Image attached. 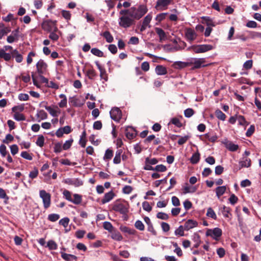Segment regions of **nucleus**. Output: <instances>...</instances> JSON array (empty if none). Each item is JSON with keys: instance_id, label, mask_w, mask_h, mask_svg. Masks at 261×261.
Wrapping results in <instances>:
<instances>
[{"instance_id": "obj_42", "label": "nucleus", "mask_w": 261, "mask_h": 261, "mask_svg": "<svg viewBox=\"0 0 261 261\" xmlns=\"http://www.w3.org/2000/svg\"><path fill=\"white\" fill-rule=\"evenodd\" d=\"M226 147L231 151H235L238 149L239 146L231 142H229L226 144Z\"/></svg>"}, {"instance_id": "obj_60", "label": "nucleus", "mask_w": 261, "mask_h": 261, "mask_svg": "<svg viewBox=\"0 0 261 261\" xmlns=\"http://www.w3.org/2000/svg\"><path fill=\"white\" fill-rule=\"evenodd\" d=\"M194 110L191 108H188L185 110L184 112L185 117L188 118L191 117L194 114Z\"/></svg>"}, {"instance_id": "obj_8", "label": "nucleus", "mask_w": 261, "mask_h": 261, "mask_svg": "<svg viewBox=\"0 0 261 261\" xmlns=\"http://www.w3.org/2000/svg\"><path fill=\"white\" fill-rule=\"evenodd\" d=\"M172 1V0H158L155 8L160 11L165 10L167 9Z\"/></svg>"}, {"instance_id": "obj_21", "label": "nucleus", "mask_w": 261, "mask_h": 261, "mask_svg": "<svg viewBox=\"0 0 261 261\" xmlns=\"http://www.w3.org/2000/svg\"><path fill=\"white\" fill-rule=\"evenodd\" d=\"M115 194L113 191H110L105 194L104 197L101 200V203L105 204L110 201L114 197Z\"/></svg>"}, {"instance_id": "obj_28", "label": "nucleus", "mask_w": 261, "mask_h": 261, "mask_svg": "<svg viewBox=\"0 0 261 261\" xmlns=\"http://www.w3.org/2000/svg\"><path fill=\"white\" fill-rule=\"evenodd\" d=\"M231 208L229 207L223 205L222 213L225 218H230L231 216L230 213Z\"/></svg>"}, {"instance_id": "obj_4", "label": "nucleus", "mask_w": 261, "mask_h": 261, "mask_svg": "<svg viewBox=\"0 0 261 261\" xmlns=\"http://www.w3.org/2000/svg\"><path fill=\"white\" fill-rule=\"evenodd\" d=\"M57 21L47 20L43 21L42 23V28L43 30L51 32L52 31H58V29L57 27Z\"/></svg>"}, {"instance_id": "obj_13", "label": "nucleus", "mask_w": 261, "mask_h": 261, "mask_svg": "<svg viewBox=\"0 0 261 261\" xmlns=\"http://www.w3.org/2000/svg\"><path fill=\"white\" fill-rule=\"evenodd\" d=\"M63 182L65 184L70 185H73L76 187L82 186L83 184V181L82 180L79 179L78 178L72 179V178H68L65 179L64 180Z\"/></svg>"}, {"instance_id": "obj_17", "label": "nucleus", "mask_w": 261, "mask_h": 261, "mask_svg": "<svg viewBox=\"0 0 261 261\" xmlns=\"http://www.w3.org/2000/svg\"><path fill=\"white\" fill-rule=\"evenodd\" d=\"M239 169L244 167L248 168L251 166V160L247 157H243L239 162Z\"/></svg>"}, {"instance_id": "obj_49", "label": "nucleus", "mask_w": 261, "mask_h": 261, "mask_svg": "<svg viewBox=\"0 0 261 261\" xmlns=\"http://www.w3.org/2000/svg\"><path fill=\"white\" fill-rule=\"evenodd\" d=\"M44 144V138L42 135H40L38 136L37 141L36 144L39 147H43Z\"/></svg>"}, {"instance_id": "obj_20", "label": "nucleus", "mask_w": 261, "mask_h": 261, "mask_svg": "<svg viewBox=\"0 0 261 261\" xmlns=\"http://www.w3.org/2000/svg\"><path fill=\"white\" fill-rule=\"evenodd\" d=\"M11 32V28L9 27H6L4 24H0V39H1L4 36L7 35Z\"/></svg>"}, {"instance_id": "obj_59", "label": "nucleus", "mask_w": 261, "mask_h": 261, "mask_svg": "<svg viewBox=\"0 0 261 261\" xmlns=\"http://www.w3.org/2000/svg\"><path fill=\"white\" fill-rule=\"evenodd\" d=\"M60 162L63 164L68 166H74L76 165V163L75 162H71L68 159H62L60 161Z\"/></svg>"}, {"instance_id": "obj_61", "label": "nucleus", "mask_w": 261, "mask_h": 261, "mask_svg": "<svg viewBox=\"0 0 261 261\" xmlns=\"http://www.w3.org/2000/svg\"><path fill=\"white\" fill-rule=\"evenodd\" d=\"M18 38H17L15 35L11 34L10 35L8 36L7 41L9 43H13L15 41L18 40Z\"/></svg>"}, {"instance_id": "obj_27", "label": "nucleus", "mask_w": 261, "mask_h": 261, "mask_svg": "<svg viewBox=\"0 0 261 261\" xmlns=\"http://www.w3.org/2000/svg\"><path fill=\"white\" fill-rule=\"evenodd\" d=\"M226 190V186H220L218 187L216 189V193L218 198H220L222 195H223Z\"/></svg>"}, {"instance_id": "obj_5", "label": "nucleus", "mask_w": 261, "mask_h": 261, "mask_svg": "<svg viewBox=\"0 0 261 261\" xmlns=\"http://www.w3.org/2000/svg\"><path fill=\"white\" fill-rule=\"evenodd\" d=\"M39 196L42 199L44 207L45 209L48 208L51 203L50 194L47 193L45 190H42L39 191Z\"/></svg>"}, {"instance_id": "obj_32", "label": "nucleus", "mask_w": 261, "mask_h": 261, "mask_svg": "<svg viewBox=\"0 0 261 261\" xmlns=\"http://www.w3.org/2000/svg\"><path fill=\"white\" fill-rule=\"evenodd\" d=\"M200 160V153L197 151L194 153L190 159V161L193 164H197Z\"/></svg>"}, {"instance_id": "obj_40", "label": "nucleus", "mask_w": 261, "mask_h": 261, "mask_svg": "<svg viewBox=\"0 0 261 261\" xmlns=\"http://www.w3.org/2000/svg\"><path fill=\"white\" fill-rule=\"evenodd\" d=\"M184 226L180 225L175 230V234L176 236H184Z\"/></svg>"}, {"instance_id": "obj_33", "label": "nucleus", "mask_w": 261, "mask_h": 261, "mask_svg": "<svg viewBox=\"0 0 261 261\" xmlns=\"http://www.w3.org/2000/svg\"><path fill=\"white\" fill-rule=\"evenodd\" d=\"M217 118L221 120L224 121L226 119V115L221 110L217 109L215 112Z\"/></svg>"}, {"instance_id": "obj_29", "label": "nucleus", "mask_w": 261, "mask_h": 261, "mask_svg": "<svg viewBox=\"0 0 261 261\" xmlns=\"http://www.w3.org/2000/svg\"><path fill=\"white\" fill-rule=\"evenodd\" d=\"M59 97L62 98L61 101L59 103V106L60 108H64L67 106V99L65 95L61 94L59 95Z\"/></svg>"}, {"instance_id": "obj_12", "label": "nucleus", "mask_w": 261, "mask_h": 261, "mask_svg": "<svg viewBox=\"0 0 261 261\" xmlns=\"http://www.w3.org/2000/svg\"><path fill=\"white\" fill-rule=\"evenodd\" d=\"M71 132V127L69 125L59 128L56 132V135L59 137H62L64 134H68Z\"/></svg>"}, {"instance_id": "obj_34", "label": "nucleus", "mask_w": 261, "mask_h": 261, "mask_svg": "<svg viewBox=\"0 0 261 261\" xmlns=\"http://www.w3.org/2000/svg\"><path fill=\"white\" fill-rule=\"evenodd\" d=\"M74 199H72L71 202L75 204H79L82 202V196L77 194H73Z\"/></svg>"}, {"instance_id": "obj_43", "label": "nucleus", "mask_w": 261, "mask_h": 261, "mask_svg": "<svg viewBox=\"0 0 261 261\" xmlns=\"http://www.w3.org/2000/svg\"><path fill=\"white\" fill-rule=\"evenodd\" d=\"M47 246L50 250H56L57 249L58 245L54 241L49 240L47 242Z\"/></svg>"}, {"instance_id": "obj_9", "label": "nucleus", "mask_w": 261, "mask_h": 261, "mask_svg": "<svg viewBox=\"0 0 261 261\" xmlns=\"http://www.w3.org/2000/svg\"><path fill=\"white\" fill-rule=\"evenodd\" d=\"M110 114L111 118L116 121H119L121 117V112L118 108L112 109Z\"/></svg>"}, {"instance_id": "obj_16", "label": "nucleus", "mask_w": 261, "mask_h": 261, "mask_svg": "<svg viewBox=\"0 0 261 261\" xmlns=\"http://www.w3.org/2000/svg\"><path fill=\"white\" fill-rule=\"evenodd\" d=\"M198 223L196 221L192 219H189L185 223L184 227L185 230L188 231L192 228L196 227Z\"/></svg>"}, {"instance_id": "obj_22", "label": "nucleus", "mask_w": 261, "mask_h": 261, "mask_svg": "<svg viewBox=\"0 0 261 261\" xmlns=\"http://www.w3.org/2000/svg\"><path fill=\"white\" fill-rule=\"evenodd\" d=\"M155 31L159 36L160 42H162L163 41L165 40L167 38L166 34L163 29L160 28H156L155 29Z\"/></svg>"}, {"instance_id": "obj_37", "label": "nucleus", "mask_w": 261, "mask_h": 261, "mask_svg": "<svg viewBox=\"0 0 261 261\" xmlns=\"http://www.w3.org/2000/svg\"><path fill=\"white\" fill-rule=\"evenodd\" d=\"M91 52L94 55L99 57H102L103 56V52L97 48H92Z\"/></svg>"}, {"instance_id": "obj_18", "label": "nucleus", "mask_w": 261, "mask_h": 261, "mask_svg": "<svg viewBox=\"0 0 261 261\" xmlns=\"http://www.w3.org/2000/svg\"><path fill=\"white\" fill-rule=\"evenodd\" d=\"M136 130L132 127H127L125 129V136L127 139L131 140L136 136Z\"/></svg>"}, {"instance_id": "obj_15", "label": "nucleus", "mask_w": 261, "mask_h": 261, "mask_svg": "<svg viewBox=\"0 0 261 261\" xmlns=\"http://www.w3.org/2000/svg\"><path fill=\"white\" fill-rule=\"evenodd\" d=\"M152 19V15L151 14H148L144 18L142 25L140 28V31L143 32L145 31L147 27H150L149 23L150 22Z\"/></svg>"}, {"instance_id": "obj_7", "label": "nucleus", "mask_w": 261, "mask_h": 261, "mask_svg": "<svg viewBox=\"0 0 261 261\" xmlns=\"http://www.w3.org/2000/svg\"><path fill=\"white\" fill-rule=\"evenodd\" d=\"M36 68L39 74H44L47 72V64L40 59L36 64Z\"/></svg>"}, {"instance_id": "obj_35", "label": "nucleus", "mask_w": 261, "mask_h": 261, "mask_svg": "<svg viewBox=\"0 0 261 261\" xmlns=\"http://www.w3.org/2000/svg\"><path fill=\"white\" fill-rule=\"evenodd\" d=\"M102 36L108 43H111L113 41V37L109 31H106L102 34Z\"/></svg>"}, {"instance_id": "obj_53", "label": "nucleus", "mask_w": 261, "mask_h": 261, "mask_svg": "<svg viewBox=\"0 0 261 261\" xmlns=\"http://www.w3.org/2000/svg\"><path fill=\"white\" fill-rule=\"evenodd\" d=\"M156 217L158 219H162V220H167L169 218L168 215L163 212H159L156 215Z\"/></svg>"}, {"instance_id": "obj_41", "label": "nucleus", "mask_w": 261, "mask_h": 261, "mask_svg": "<svg viewBox=\"0 0 261 261\" xmlns=\"http://www.w3.org/2000/svg\"><path fill=\"white\" fill-rule=\"evenodd\" d=\"M13 117L17 121H23L25 119V116L18 112H15Z\"/></svg>"}, {"instance_id": "obj_6", "label": "nucleus", "mask_w": 261, "mask_h": 261, "mask_svg": "<svg viewBox=\"0 0 261 261\" xmlns=\"http://www.w3.org/2000/svg\"><path fill=\"white\" fill-rule=\"evenodd\" d=\"M206 235L218 240L222 235V230L218 227L214 229H208L206 232Z\"/></svg>"}, {"instance_id": "obj_24", "label": "nucleus", "mask_w": 261, "mask_h": 261, "mask_svg": "<svg viewBox=\"0 0 261 261\" xmlns=\"http://www.w3.org/2000/svg\"><path fill=\"white\" fill-rule=\"evenodd\" d=\"M187 66H189L188 62L176 61L173 64V67L176 69H181Z\"/></svg>"}, {"instance_id": "obj_31", "label": "nucleus", "mask_w": 261, "mask_h": 261, "mask_svg": "<svg viewBox=\"0 0 261 261\" xmlns=\"http://www.w3.org/2000/svg\"><path fill=\"white\" fill-rule=\"evenodd\" d=\"M0 58L8 61L11 59V55L10 54L6 53L4 50L0 49Z\"/></svg>"}, {"instance_id": "obj_47", "label": "nucleus", "mask_w": 261, "mask_h": 261, "mask_svg": "<svg viewBox=\"0 0 261 261\" xmlns=\"http://www.w3.org/2000/svg\"><path fill=\"white\" fill-rule=\"evenodd\" d=\"M73 140L72 139H70L69 140H67L63 144L62 147L63 150H67L71 146L73 143Z\"/></svg>"}, {"instance_id": "obj_50", "label": "nucleus", "mask_w": 261, "mask_h": 261, "mask_svg": "<svg viewBox=\"0 0 261 261\" xmlns=\"http://www.w3.org/2000/svg\"><path fill=\"white\" fill-rule=\"evenodd\" d=\"M190 136L186 135L184 137H180L178 141V144L180 145H183L190 138Z\"/></svg>"}, {"instance_id": "obj_25", "label": "nucleus", "mask_w": 261, "mask_h": 261, "mask_svg": "<svg viewBox=\"0 0 261 261\" xmlns=\"http://www.w3.org/2000/svg\"><path fill=\"white\" fill-rule=\"evenodd\" d=\"M155 72L158 75H165L167 73V69L166 67L162 65H158L155 67Z\"/></svg>"}, {"instance_id": "obj_11", "label": "nucleus", "mask_w": 261, "mask_h": 261, "mask_svg": "<svg viewBox=\"0 0 261 261\" xmlns=\"http://www.w3.org/2000/svg\"><path fill=\"white\" fill-rule=\"evenodd\" d=\"M197 186H191L187 182L185 183L182 188V192L184 194L188 193H193L195 192L197 190Z\"/></svg>"}, {"instance_id": "obj_23", "label": "nucleus", "mask_w": 261, "mask_h": 261, "mask_svg": "<svg viewBox=\"0 0 261 261\" xmlns=\"http://www.w3.org/2000/svg\"><path fill=\"white\" fill-rule=\"evenodd\" d=\"M201 18L203 20L202 23H205L207 27H215L216 25V23L209 17L203 16Z\"/></svg>"}, {"instance_id": "obj_46", "label": "nucleus", "mask_w": 261, "mask_h": 261, "mask_svg": "<svg viewBox=\"0 0 261 261\" xmlns=\"http://www.w3.org/2000/svg\"><path fill=\"white\" fill-rule=\"evenodd\" d=\"M237 120L239 122V124L241 125H247L248 123L246 121L244 116L239 115L237 117Z\"/></svg>"}, {"instance_id": "obj_14", "label": "nucleus", "mask_w": 261, "mask_h": 261, "mask_svg": "<svg viewBox=\"0 0 261 261\" xmlns=\"http://www.w3.org/2000/svg\"><path fill=\"white\" fill-rule=\"evenodd\" d=\"M113 210L122 214H126L128 212L127 207L122 203H118L114 205L113 206Z\"/></svg>"}, {"instance_id": "obj_3", "label": "nucleus", "mask_w": 261, "mask_h": 261, "mask_svg": "<svg viewBox=\"0 0 261 261\" xmlns=\"http://www.w3.org/2000/svg\"><path fill=\"white\" fill-rule=\"evenodd\" d=\"M206 60L205 58H192L189 62V66L193 65L192 69H199L205 67L208 64H205Z\"/></svg>"}, {"instance_id": "obj_58", "label": "nucleus", "mask_w": 261, "mask_h": 261, "mask_svg": "<svg viewBox=\"0 0 261 261\" xmlns=\"http://www.w3.org/2000/svg\"><path fill=\"white\" fill-rule=\"evenodd\" d=\"M135 226L137 229L140 230H143L144 229V225L142 222V221L140 220H137L136 222Z\"/></svg>"}, {"instance_id": "obj_62", "label": "nucleus", "mask_w": 261, "mask_h": 261, "mask_svg": "<svg viewBox=\"0 0 261 261\" xmlns=\"http://www.w3.org/2000/svg\"><path fill=\"white\" fill-rule=\"evenodd\" d=\"M0 153L3 157L6 156L7 154L6 146L4 144L0 146Z\"/></svg>"}, {"instance_id": "obj_56", "label": "nucleus", "mask_w": 261, "mask_h": 261, "mask_svg": "<svg viewBox=\"0 0 261 261\" xmlns=\"http://www.w3.org/2000/svg\"><path fill=\"white\" fill-rule=\"evenodd\" d=\"M253 61L252 60H249L246 61L243 64V67L245 69H249L252 67Z\"/></svg>"}, {"instance_id": "obj_26", "label": "nucleus", "mask_w": 261, "mask_h": 261, "mask_svg": "<svg viewBox=\"0 0 261 261\" xmlns=\"http://www.w3.org/2000/svg\"><path fill=\"white\" fill-rule=\"evenodd\" d=\"M122 150L119 149L118 150L115 154V156L113 159V163L115 164H118L121 162V154L122 153Z\"/></svg>"}, {"instance_id": "obj_38", "label": "nucleus", "mask_w": 261, "mask_h": 261, "mask_svg": "<svg viewBox=\"0 0 261 261\" xmlns=\"http://www.w3.org/2000/svg\"><path fill=\"white\" fill-rule=\"evenodd\" d=\"M120 229L122 231L124 232L127 233L129 234H134L135 233V230L134 229H131L129 227L126 226H122L120 227Z\"/></svg>"}, {"instance_id": "obj_55", "label": "nucleus", "mask_w": 261, "mask_h": 261, "mask_svg": "<svg viewBox=\"0 0 261 261\" xmlns=\"http://www.w3.org/2000/svg\"><path fill=\"white\" fill-rule=\"evenodd\" d=\"M204 137L206 139L212 142L216 141V140L217 139V137L216 135H211L209 134H206L204 135Z\"/></svg>"}, {"instance_id": "obj_48", "label": "nucleus", "mask_w": 261, "mask_h": 261, "mask_svg": "<svg viewBox=\"0 0 261 261\" xmlns=\"http://www.w3.org/2000/svg\"><path fill=\"white\" fill-rule=\"evenodd\" d=\"M61 256L64 259L67 260V261L70 260L71 258H73V259L76 258V256L73 255L67 254V253H63V252L61 253Z\"/></svg>"}, {"instance_id": "obj_30", "label": "nucleus", "mask_w": 261, "mask_h": 261, "mask_svg": "<svg viewBox=\"0 0 261 261\" xmlns=\"http://www.w3.org/2000/svg\"><path fill=\"white\" fill-rule=\"evenodd\" d=\"M206 215L207 217L211 218L214 220H216L217 218L215 212L212 207H208L207 208Z\"/></svg>"}, {"instance_id": "obj_51", "label": "nucleus", "mask_w": 261, "mask_h": 261, "mask_svg": "<svg viewBox=\"0 0 261 261\" xmlns=\"http://www.w3.org/2000/svg\"><path fill=\"white\" fill-rule=\"evenodd\" d=\"M62 16L67 20L69 21L71 18V14L69 11L66 10H62L61 11Z\"/></svg>"}, {"instance_id": "obj_44", "label": "nucleus", "mask_w": 261, "mask_h": 261, "mask_svg": "<svg viewBox=\"0 0 261 261\" xmlns=\"http://www.w3.org/2000/svg\"><path fill=\"white\" fill-rule=\"evenodd\" d=\"M37 116L38 118H40V120H44L47 118V114L44 110H42L38 112Z\"/></svg>"}, {"instance_id": "obj_64", "label": "nucleus", "mask_w": 261, "mask_h": 261, "mask_svg": "<svg viewBox=\"0 0 261 261\" xmlns=\"http://www.w3.org/2000/svg\"><path fill=\"white\" fill-rule=\"evenodd\" d=\"M142 207L144 210L150 212L152 210L151 206L150 205L149 203L147 201H144L142 203Z\"/></svg>"}, {"instance_id": "obj_36", "label": "nucleus", "mask_w": 261, "mask_h": 261, "mask_svg": "<svg viewBox=\"0 0 261 261\" xmlns=\"http://www.w3.org/2000/svg\"><path fill=\"white\" fill-rule=\"evenodd\" d=\"M86 75L89 79L93 80L96 76V73L93 69H89L87 71Z\"/></svg>"}, {"instance_id": "obj_63", "label": "nucleus", "mask_w": 261, "mask_h": 261, "mask_svg": "<svg viewBox=\"0 0 261 261\" xmlns=\"http://www.w3.org/2000/svg\"><path fill=\"white\" fill-rule=\"evenodd\" d=\"M255 131V127L254 125H251L249 128L247 129L246 133V136L247 137H250Z\"/></svg>"}, {"instance_id": "obj_54", "label": "nucleus", "mask_w": 261, "mask_h": 261, "mask_svg": "<svg viewBox=\"0 0 261 261\" xmlns=\"http://www.w3.org/2000/svg\"><path fill=\"white\" fill-rule=\"evenodd\" d=\"M63 194L64 197L66 198V199H67V200L71 202V199H72V197H71V193L70 191H69L67 190H65L63 192Z\"/></svg>"}, {"instance_id": "obj_2", "label": "nucleus", "mask_w": 261, "mask_h": 261, "mask_svg": "<svg viewBox=\"0 0 261 261\" xmlns=\"http://www.w3.org/2000/svg\"><path fill=\"white\" fill-rule=\"evenodd\" d=\"M214 48V46L211 44H195L188 47L187 50L192 51L195 54H201L211 50Z\"/></svg>"}, {"instance_id": "obj_45", "label": "nucleus", "mask_w": 261, "mask_h": 261, "mask_svg": "<svg viewBox=\"0 0 261 261\" xmlns=\"http://www.w3.org/2000/svg\"><path fill=\"white\" fill-rule=\"evenodd\" d=\"M113 155V152L112 150L108 149L105 152V155L103 156L104 160H110Z\"/></svg>"}, {"instance_id": "obj_1", "label": "nucleus", "mask_w": 261, "mask_h": 261, "mask_svg": "<svg viewBox=\"0 0 261 261\" xmlns=\"http://www.w3.org/2000/svg\"><path fill=\"white\" fill-rule=\"evenodd\" d=\"M148 11L145 5H140L137 7H132L129 9H122L119 12L121 16L119 18V25L123 28L130 27L135 22V20H139Z\"/></svg>"}, {"instance_id": "obj_39", "label": "nucleus", "mask_w": 261, "mask_h": 261, "mask_svg": "<svg viewBox=\"0 0 261 261\" xmlns=\"http://www.w3.org/2000/svg\"><path fill=\"white\" fill-rule=\"evenodd\" d=\"M111 238L116 241H120L123 239L122 235L119 232H115L111 235Z\"/></svg>"}, {"instance_id": "obj_10", "label": "nucleus", "mask_w": 261, "mask_h": 261, "mask_svg": "<svg viewBox=\"0 0 261 261\" xmlns=\"http://www.w3.org/2000/svg\"><path fill=\"white\" fill-rule=\"evenodd\" d=\"M185 36L188 41L192 42L196 39L197 35L194 30L188 28L185 31Z\"/></svg>"}, {"instance_id": "obj_52", "label": "nucleus", "mask_w": 261, "mask_h": 261, "mask_svg": "<svg viewBox=\"0 0 261 261\" xmlns=\"http://www.w3.org/2000/svg\"><path fill=\"white\" fill-rule=\"evenodd\" d=\"M60 218V216L56 214H51L48 216V219L51 222L57 221Z\"/></svg>"}, {"instance_id": "obj_19", "label": "nucleus", "mask_w": 261, "mask_h": 261, "mask_svg": "<svg viewBox=\"0 0 261 261\" xmlns=\"http://www.w3.org/2000/svg\"><path fill=\"white\" fill-rule=\"evenodd\" d=\"M45 108L53 117H57L60 113V110L57 107L53 108L50 106H46Z\"/></svg>"}, {"instance_id": "obj_57", "label": "nucleus", "mask_w": 261, "mask_h": 261, "mask_svg": "<svg viewBox=\"0 0 261 261\" xmlns=\"http://www.w3.org/2000/svg\"><path fill=\"white\" fill-rule=\"evenodd\" d=\"M57 31H52L50 32L49 38L54 41H57L59 39V36L56 34Z\"/></svg>"}]
</instances>
